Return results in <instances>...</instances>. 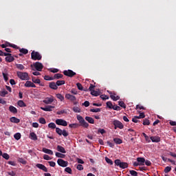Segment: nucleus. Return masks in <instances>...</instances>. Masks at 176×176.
Wrapping results in <instances>:
<instances>
[{
  "instance_id": "nucleus-30",
  "label": "nucleus",
  "mask_w": 176,
  "mask_h": 176,
  "mask_svg": "<svg viewBox=\"0 0 176 176\" xmlns=\"http://www.w3.org/2000/svg\"><path fill=\"white\" fill-rule=\"evenodd\" d=\"M91 96H94L95 97H98V96H100V91L94 89L91 91Z\"/></svg>"
},
{
  "instance_id": "nucleus-32",
  "label": "nucleus",
  "mask_w": 176,
  "mask_h": 176,
  "mask_svg": "<svg viewBox=\"0 0 176 176\" xmlns=\"http://www.w3.org/2000/svg\"><path fill=\"white\" fill-rule=\"evenodd\" d=\"M64 76L61 74H54L53 78L54 79H61Z\"/></svg>"
},
{
  "instance_id": "nucleus-27",
  "label": "nucleus",
  "mask_w": 176,
  "mask_h": 176,
  "mask_svg": "<svg viewBox=\"0 0 176 176\" xmlns=\"http://www.w3.org/2000/svg\"><path fill=\"white\" fill-rule=\"evenodd\" d=\"M9 111L10 112H12V113H17V109L14 106H10Z\"/></svg>"
},
{
  "instance_id": "nucleus-16",
  "label": "nucleus",
  "mask_w": 176,
  "mask_h": 176,
  "mask_svg": "<svg viewBox=\"0 0 176 176\" xmlns=\"http://www.w3.org/2000/svg\"><path fill=\"white\" fill-rule=\"evenodd\" d=\"M49 86L50 89H52V90H57V89H58L57 87V82H50Z\"/></svg>"
},
{
  "instance_id": "nucleus-44",
  "label": "nucleus",
  "mask_w": 176,
  "mask_h": 176,
  "mask_svg": "<svg viewBox=\"0 0 176 176\" xmlns=\"http://www.w3.org/2000/svg\"><path fill=\"white\" fill-rule=\"evenodd\" d=\"M38 121L41 124H46V120L44 118H39Z\"/></svg>"
},
{
  "instance_id": "nucleus-55",
  "label": "nucleus",
  "mask_w": 176,
  "mask_h": 176,
  "mask_svg": "<svg viewBox=\"0 0 176 176\" xmlns=\"http://www.w3.org/2000/svg\"><path fill=\"white\" fill-rule=\"evenodd\" d=\"M76 86H77L78 90H83V86H82V84H80V82H78L76 84Z\"/></svg>"
},
{
  "instance_id": "nucleus-33",
  "label": "nucleus",
  "mask_w": 176,
  "mask_h": 176,
  "mask_svg": "<svg viewBox=\"0 0 176 176\" xmlns=\"http://www.w3.org/2000/svg\"><path fill=\"white\" fill-rule=\"evenodd\" d=\"M14 138L16 140V141H19L20 138H21V133H16L14 135Z\"/></svg>"
},
{
  "instance_id": "nucleus-62",
  "label": "nucleus",
  "mask_w": 176,
  "mask_h": 176,
  "mask_svg": "<svg viewBox=\"0 0 176 176\" xmlns=\"http://www.w3.org/2000/svg\"><path fill=\"white\" fill-rule=\"evenodd\" d=\"M135 109H145V107H144L142 106V105L137 104Z\"/></svg>"
},
{
  "instance_id": "nucleus-29",
  "label": "nucleus",
  "mask_w": 176,
  "mask_h": 176,
  "mask_svg": "<svg viewBox=\"0 0 176 176\" xmlns=\"http://www.w3.org/2000/svg\"><path fill=\"white\" fill-rule=\"evenodd\" d=\"M17 104L21 108H24V107H27V105L24 103V101L23 100H19Z\"/></svg>"
},
{
  "instance_id": "nucleus-23",
  "label": "nucleus",
  "mask_w": 176,
  "mask_h": 176,
  "mask_svg": "<svg viewBox=\"0 0 176 176\" xmlns=\"http://www.w3.org/2000/svg\"><path fill=\"white\" fill-rule=\"evenodd\" d=\"M152 142H160V137L159 136H152L151 137Z\"/></svg>"
},
{
  "instance_id": "nucleus-61",
  "label": "nucleus",
  "mask_w": 176,
  "mask_h": 176,
  "mask_svg": "<svg viewBox=\"0 0 176 176\" xmlns=\"http://www.w3.org/2000/svg\"><path fill=\"white\" fill-rule=\"evenodd\" d=\"M98 133H100V134H105L107 132L104 131V129H99L98 130Z\"/></svg>"
},
{
  "instance_id": "nucleus-64",
  "label": "nucleus",
  "mask_w": 176,
  "mask_h": 176,
  "mask_svg": "<svg viewBox=\"0 0 176 176\" xmlns=\"http://www.w3.org/2000/svg\"><path fill=\"white\" fill-rule=\"evenodd\" d=\"M169 124H170V126H176V122L175 121H170Z\"/></svg>"
},
{
  "instance_id": "nucleus-53",
  "label": "nucleus",
  "mask_w": 176,
  "mask_h": 176,
  "mask_svg": "<svg viewBox=\"0 0 176 176\" xmlns=\"http://www.w3.org/2000/svg\"><path fill=\"white\" fill-rule=\"evenodd\" d=\"M100 98H102V100H109V96H108L107 95H101Z\"/></svg>"
},
{
  "instance_id": "nucleus-38",
  "label": "nucleus",
  "mask_w": 176,
  "mask_h": 176,
  "mask_svg": "<svg viewBox=\"0 0 176 176\" xmlns=\"http://www.w3.org/2000/svg\"><path fill=\"white\" fill-rule=\"evenodd\" d=\"M56 157H60L61 159H64L65 157V155L61 154L60 153L56 152Z\"/></svg>"
},
{
  "instance_id": "nucleus-50",
  "label": "nucleus",
  "mask_w": 176,
  "mask_h": 176,
  "mask_svg": "<svg viewBox=\"0 0 176 176\" xmlns=\"http://www.w3.org/2000/svg\"><path fill=\"white\" fill-rule=\"evenodd\" d=\"M171 171V166H166L164 168V173L167 174L168 173H170Z\"/></svg>"
},
{
  "instance_id": "nucleus-56",
  "label": "nucleus",
  "mask_w": 176,
  "mask_h": 176,
  "mask_svg": "<svg viewBox=\"0 0 176 176\" xmlns=\"http://www.w3.org/2000/svg\"><path fill=\"white\" fill-rule=\"evenodd\" d=\"M19 163H21L22 164H27V161H25L23 158H19Z\"/></svg>"
},
{
  "instance_id": "nucleus-5",
  "label": "nucleus",
  "mask_w": 176,
  "mask_h": 176,
  "mask_svg": "<svg viewBox=\"0 0 176 176\" xmlns=\"http://www.w3.org/2000/svg\"><path fill=\"white\" fill-rule=\"evenodd\" d=\"M113 124L114 126L115 130H116V129H120V130H122L124 128V125H123V123L118 120H115L114 121H113Z\"/></svg>"
},
{
  "instance_id": "nucleus-46",
  "label": "nucleus",
  "mask_w": 176,
  "mask_h": 176,
  "mask_svg": "<svg viewBox=\"0 0 176 176\" xmlns=\"http://www.w3.org/2000/svg\"><path fill=\"white\" fill-rule=\"evenodd\" d=\"M89 111H90V112H95V113L101 112V109H100V108L91 109Z\"/></svg>"
},
{
  "instance_id": "nucleus-43",
  "label": "nucleus",
  "mask_w": 176,
  "mask_h": 176,
  "mask_svg": "<svg viewBox=\"0 0 176 176\" xmlns=\"http://www.w3.org/2000/svg\"><path fill=\"white\" fill-rule=\"evenodd\" d=\"M118 104L120 105V107H121V108H124V109H126V104H124V102L119 101Z\"/></svg>"
},
{
  "instance_id": "nucleus-42",
  "label": "nucleus",
  "mask_w": 176,
  "mask_h": 176,
  "mask_svg": "<svg viewBox=\"0 0 176 176\" xmlns=\"http://www.w3.org/2000/svg\"><path fill=\"white\" fill-rule=\"evenodd\" d=\"M7 94H8V92L6 90L0 91L1 97H5Z\"/></svg>"
},
{
  "instance_id": "nucleus-47",
  "label": "nucleus",
  "mask_w": 176,
  "mask_h": 176,
  "mask_svg": "<svg viewBox=\"0 0 176 176\" xmlns=\"http://www.w3.org/2000/svg\"><path fill=\"white\" fill-rule=\"evenodd\" d=\"M65 171L68 174H72V169L69 167H67L65 168Z\"/></svg>"
},
{
  "instance_id": "nucleus-20",
  "label": "nucleus",
  "mask_w": 176,
  "mask_h": 176,
  "mask_svg": "<svg viewBox=\"0 0 176 176\" xmlns=\"http://www.w3.org/2000/svg\"><path fill=\"white\" fill-rule=\"evenodd\" d=\"M110 98H111L113 101H118V100H120V96H116V94L113 93L112 95H110Z\"/></svg>"
},
{
  "instance_id": "nucleus-34",
  "label": "nucleus",
  "mask_w": 176,
  "mask_h": 176,
  "mask_svg": "<svg viewBox=\"0 0 176 176\" xmlns=\"http://www.w3.org/2000/svg\"><path fill=\"white\" fill-rule=\"evenodd\" d=\"M19 52L22 53V54H28V50L25 48H20Z\"/></svg>"
},
{
  "instance_id": "nucleus-26",
  "label": "nucleus",
  "mask_w": 176,
  "mask_h": 176,
  "mask_svg": "<svg viewBox=\"0 0 176 176\" xmlns=\"http://www.w3.org/2000/svg\"><path fill=\"white\" fill-rule=\"evenodd\" d=\"M85 120L88 122V123H90L91 124H94V119L91 117L86 116Z\"/></svg>"
},
{
  "instance_id": "nucleus-19",
  "label": "nucleus",
  "mask_w": 176,
  "mask_h": 176,
  "mask_svg": "<svg viewBox=\"0 0 176 176\" xmlns=\"http://www.w3.org/2000/svg\"><path fill=\"white\" fill-rule=\"evenodd\" d=\"M137 162H139L140 166H144L145 164V158L144 157H138Z\"/></svg>"
},
{
  "instance_id": "nucleus-57",
  "label": "nucleus",
  "mask_w": 176,
  "mask_h": 176,
  "mask_svg": "<svg viewBox=\"0 0 176 176\" xmlns=\"http://www.w3.org/2000/svg\"><path fill=\"white\" fill-rule=\"evenodd\" d=\"M76 168L77 170H79V171H82V170H83V165L78 164Z\"/></svg>"
},
{
  "instance_id": "nucleus-45",
  "label": "nucleus",
  "mask_w": 176,
  "mask_h": 176,
  "mask_svg": "<svg viewBox=\"0 0 176 176\" xmlns=\"http://www.w3.org/2000/svg\"><path fill=\"white\" fill-rule=\"evenodd\" d=\"M143 124L144 126H149V124H151V122H149V120L144 119L143 121Z\"/></svg>"
},
{
  "instance_id": "nucleus-14",
  "label": "nucleus",
  "mask_w": 176,
  "mask_h": 176,
  "mask_svg": "<svg viewBox=\"0 0 176 176\" xmlns=\"http://www.w3.org/2000/svg\"><path fill=\"white\" fill-rule=\"evenodd\" d=\"M65 97L67 100H69L70 101H76V97L69 94H66Z\"/></svg>"
},
{
  "instance_id": "nucleus-13",
  "label": "nucleus",
  "mask_w": 176,
  "mask_h": 176,
  "mask_svg": "<svg viewBox=\"0 0 176 176\" xmlns=\"http://www.w3.org/2000/svg\"><path fill=\"white\" fill-rule=\"evenodd\" d=\"M36 167H37L40 170H42L43 171H45V173H47V168H46V166H45V165L42 164H37L36 165Z\"/></svg>"
},
{
  "instance_id": "nucleus-51",
  "label": "nucleus",
  "mask_w": 176,
  "mask_h": 176,
  "mask_svg": "<svg viewBox=\"0 0 176 176\" xmlns=\"http://www.w3.org/2000/svg\"><path fill=\"white\" fill-rule=\"evenodd\" d=\"M129 173L131 174V175H133V176H138V173H137V171L135 170H129Z\"/></svg>"
},
{
  "instance_id": "nucleus-3",
  "label": "nucleus",
  "mask_w": 176,
  "mask_h": 176,
  "mask_svg": "<svg viewBox=\"0 0 176 176\" xmlns=\"http://www.w3.org/2000/svg\"><path fill=\"white\" fill-rule=\"evenodd\" d=\"M114 163L116 166H119L120 168H127L129 167L127 162H121L120 160H116Z\"/></svg>"
},
{
  "instance_id": "nucleus-17",
  "label": "nucleus",
  "mask_w": 176,
  "mask_h": 176,
  "mask_svg": "<svg viewBox=\"0 0 176 176\" xmlns=\"http://www.w3.org/2000/svg\"><path fill=\"white\" fill-rule=\"evenodd\" d=\"M54 101V99L53 98V96L51 98H46L43 102L44 104H52Z\"/></svg>"
},
{
  "instance_id": "nucleus-59",
  "label": "nucleus",
  "mask_w": 176,
  "mask_h": 176,
  "mask_svg": "<svg viewBox=\"0 0 176 176\" xmlns=\"http://www.w3.org/2000/svg\"><path fill=\"white\" fill-rule=\"evenodd\" d=\"M50 167H56V162H53V161H50L48 162Z\"/></svg>"
},
{
  "instance_id": "nucleus-60",
  "label": "nucleus",
  "mask_w": 176,
  "mask_h": 176,
  "mask_svg": "<svg viewBox=\"0 0 176 176\" xmlns=\"http://www.w3.org/2000/svg\"><path fill=\"white\" fill-rule=\"evenodd\" d=\"M113 109L114 111H120V107H119L118 105H114V106H113Z\"/></svg>"
},
{
  "instance_id": "nucleus-18",
  "label": "nucleus",
  "mask_w": 176,
  "mask_h": 176,
  "mask_svg": "<svg viewBox=\"0 0 176 176\" xmlns=\"http://www.w3.org/2000/svg\"><path fill=\"white\" fill-rule=\"evenodd\" d=\"M5 59L7 63H12V61H14V57L12 56V54H10V55H8V56H6Z\"/></svg>"
},
{
  "instance_id": "nucleus-54",
  "label": "nucleus",
  "mask_w": 176,
  "mask_h": 176,
  "mask_svg": "<svg viewBox=\"0 0 176 176\" xmlns=\"http://www.w3.org/2000/svg\"><path fill=\"white\" fill-rule=\"evenodd\" d=\"M76 160H77V163H78L79 164H85V161L82 160V159L77 158Z\"/></svg>"
},
{
  "instance_id": "nucleus-2",
  "label": "nucleus",
  "mask_w": 176,
  "mask_h": 176,
  "mask_svg": "<svg viewBox=\"0 0 176 176\" xmlns=\"http://www.w3.org/2000/svg\"><path fill=\"white\" fill-rule=\"evenodd\" d=\"M16 75L21 80H30V76L27 72H17Z\"/></svg>"
},
{
  "instance_id": "nucleus-15",
  "label": "nucleus",
  "mask_w": 176,
  "mask_h": 176,
  "mask_svg": "<svg viewBox=\"0 0 176 176\" xmlns=\"http://www.w3.org/2000/svg\"><path fill=\"white\" fill-rule=\"evenodd\" d=\"M25 87H36V85H35V84H34V82L28 80L25 83Z\"/></svg>"
},
{
  "instance_id": "nucleus-49",
  "label": "nucleus",
  "mask_w": 176,
  "mask_h": 176,
  "mask_svg": "<svg viewBox=\"0 0 176 176\" xmlns=\"http://www.w3.org/2000/svg\"><path fill=\"white\" fill-rule=\"evenodd\" d=\"M44 79L45 80H54V78H53V77H51L50 76H45Z\"/></svg>"
},
{
  "instance_id": "nucleus-22",
  "label": "nucleus",
  "mask_w": 176,
  "mask_h": 176,
  "mask_svg": "<svg viewBox=\"0 0 176 176\" xmlns=\"http://www.w3.org/2000/svg\"><path fill=\"white\" fill-rule=\"evenodd\" d=\"M56 149L58 152H60L61 153H67V151H65V148L62 146L58 145Z\"/></svg>"
},
{
  "instance_id": "nucleus-31",
  "label": "nucleus",
  "mask_w": 176,
  "mask_h": 176,
  "mask_svg": "<svg viewBox=\"0 0 176 176\" xmlns=\"http://www.w3.org/2000/svg\"><path fill=\"white\" fill-rule=\"evenodd\" d=\"M113 141L117 144H120L123 142V140H122L120 138H115L113 139Z\"/></svg>"
},
{
  "instance_id": "nucleus-40",
  "label": "nucleus",
  "mask_w": 176,
  "mask_h": 176,
  "mask_svg": "<svg viewBox=\"0 0 176 176\" xmlns=\"http://www.w3.org/2000/svg\"><path fill=\"white\" fill-rule=\"evenodd\" d=\"M105 160L108 163V164H110V166H112V164H113V162L112 161V160L108 158V157H105Z\"/></svg>"
},
{
  "instance_id": "nucleus-28",
  "label": "nucleus",
  "mask_w": 176,
  "mask_h": 176,
  "mask_svg": "<svg viewBox=\"0 0 176 176\" xmlns=\"http://www.w3.org/2000/svg\"><path fill=\"white\" fill-rule=\"evenodd\" d=\"M16 67L17 69H19L20 71H23L25 67L22 64H15Z\"/></svg>"
},
{
  "instance_id": "nucleus-21",
  "label": "nucleus",
  "mask_w": 176,
  "mask_h": 176,
  "mask_svg": "<svg viewBox=\"0 0 176 176\" xmlns=\"http://www.w3.org/2000/svg\"><path fill=\"white\" fill-rule=\"evenodd\" d=\"M42 151L44 152V153H47V155H54L53 151L49 148H43Z\"/></svg>"
},
{
  "instance_id": "nucleus-39",
  "label": "nucleus",
  "mask_w": 176,
  "mask_h": 176,
  "mask_svg": "<svg viewBox=\"0 0 176 176\" xmlns=\"http://www.w3.org/2000/svg\"><path fill=\"white\" fill-rule=\"evenodd\" d=\"M107 107H108V108H109V109H113V104H112V102H111V101H108V102H107Z\"/></svg>"
},
{
  "instance_id": "nucleus-4",
  "label": "nucleus",
  "mask_w": 176,
  "mask_h": 176,
  "mask_svg": "<svg viewBox=\"0 0 176 176\" xmlns=\"http://www.w3.org/2000/svg\"><path fill=\"white\" fill-rule=\"evenodd\" d=\"M32 60L36 61V60H42V55L38 52L32 51L31 54Z\"/></svg>"
},
{
  "instance_id": "nucleus-36",
  "label": "nucleus",
  "mask_w": 176,
  "mask_h": 176,
  "mask_svg": "<svg viewBox=\"0 0 176 176\" xmlns=\"http://www.w3.org/2000/svg\"><path fill=\"white\" fill-rule=\"evenodd\" d=\"M48 127L49 129H57V127L56 126V124L54 122L50 123L48 124Z\"/></svg>"
},
{
  "instance_id": "nucleus-12",
  "label": "nucleus",
  "mask_w": 176,
  "mask_h": 176,
  "mask_svg": "<svg viewBox=\"0 0 176 176\" xmlns=\"http://www.w3.org/2000/svg\"><path fill=\"white\" fill-rule=\"evenodd\" d=\"M41 109H42V111H45V112H50L52 109H54V106L48 105L45 107H41Z\"/></svg>"
},
{
  "instance_id": "nucleus-10",
  "label": "nucleus",
  "mask_w": 176,
  "mask_h": 176,
  "mask_svg": "<svg viewBox=\"0 0 176 176\" xmlns=\"http://www.w3.org/2000/svg\"><path fill=\"white\" fill-rule=\"evenodd\" d=\"M57 164L60 167H67V166H68V162L64 161V160H63V159H58L57 160Z\"/></svg>"
},
{
  "instance_id": "nucleus-41",
  "label": "nucleus",
  "mask_w": 176,
  "mask_h": 176,
  "mask_svg": "<svg viewBox=\"0 0 176 176\" xmlns=\"http://www.w3.org/2000/svg\"><path fill=\"white\" fill-rule=\"evenodd\" d=\"M4 159H6V160H9V159H10V156L6 153H4L3 154H2L1 155Z\"/></svg>"
},
{
  "instance_id": "nucleus-11",
  "label": "nucleus",
  "mask_w": 176,
  "mask_h": 176,
  "mask_svg": "<svg viewBox=\"0 0 176 176\" xmlns=\"http://www.w3.org/2000/svg\"><path fill=\"white\" fill-rule=\"evenodd\" d=\"M32 82H33V83L39 85V86H45V85L41 83V80L39 78H36V77L34 76H32Z\"/></svg>"
},
{
  "instance_id": "nucleus-7",
  "label": "nucleus",
  "mask_w": 176,
  "mask_h": 176,
  "mask_svg": "<svg viewBox=\"0 0 176 176\" xmlns=\"http://www.w3.org/2000/svg\"><path fill=\"white\" fill-rule=\"evenodd\" d=\"M55 123L56 124H58V126H63L64 127L68 126V122L63 119H56Z\"/></svg>"
},
{
  "instance_id": "nucleus-35",
  "label": "nucleus",
  "mask_w": 176,
  "mask_h": 176,
  "mask_svg": "<svg viewBox=\"0 0 176 176\" xmlns=\"http://www.w3.org/2000/svg\"><path fill=\"white\" fill-rule=\"evenodd\" d=\"M56 98H58L60 101H63L64 100V96L61 95V94H57L56 95Z\"/></svg>"
},
{
  "instance_id": "nucleus-8",
  "label": "nucleus",
  "mask_w": 176,
  "mask_h": 176,
  "mask_svg": "<svg viewBox=\"0 0 176 176\" xmlns=\"http://www.w3.org/2000/svg\"><path fill=\"white\" fill-rule=\"evenodd\" d=\"M63 74L65 76H68L69 78H72V77L75 76V75H76V73L71 69H68V70H64Z\"/></svg>"
},
{
  "instance_id": "nucleus-52",
  "label": "nucleus",
  "mask_w": 176,
  "mask_h": 176,
  "mask_svg": "<svg viewBox=\"0 0 176 176\" xmlns=\"http://www.w3.org/2000/svg\"><path fill=\"white\" fill-rule=\"evenodd\" d=\"M3 76V79L6 82H8V80H9V78L8 77V74L6 73H3L2 74Z\"/></svg>"
},
{
  "instance_id": "nucleus-63",
  "label": "nucleus",
  "mask_w": 176,
  "mask_h": 176,
  "mask_svg": "<svg viewBox=\"0 0 176 176\" xmlns=\"http://www.w3.org/2000/svg\"><path fill=\"white\" fill-rule=\"evenodd\" d=\"M82 105H84V107H89L90 106V102L89 101H85L84 103H82Z\"/></svg>"
},
{
  "instance_id": "nucleus-37",
  "label": "nucleus",
  "mask_w": 176,
  "mask_h": 176,
  "mask_svg": "<svg viewBox=\"0 0 176 176\" xmlns=\"http://www.w3.org/2000/svg\"><path fill=\"white\" fill-rule=\"evenodd\" d=\"M63 85H65V80H57L56 86H63Z\"/></svg>"
},
{
  "instance_id": "nucleus-25",
  "label": "nucleus",
  "mask_w": 176,
  "mask_h": 176,
  "mask_svg": "<svg viewBox=\"0 0 176 176\" xmlns=\"http://www.w3.org/2000/svg\"><path fill=\"white\" fill-rule=\"evenodd\" d=\"M10 120L12 123H20V119H19L16 117H11L10 118Z\"/></svg>"
},
{
  "instance_id": "nucleus-6",
  "label": "nucleus",
  "mask_w": 176,
  "mask_h": 176,
  "mask_svg": "<svg viewBox=\"0 0 176 176\" xmlns=\"http://www.w3.org/2000/svg\"><path fill=\"white\" fill-rule=\"evenodd\" d=\"M56 133L58 135H63V137H68V135H69L68 133V131H67L65 129L61 130V129L58 127L56 128Z\"/></svg>"
},
{
  "instance_id": "nucleus-58",
  "label": "nucleus",
  "mask_w": 176,
  "mask_h": 176,
  "mask_svg": "<svg viewBox=\"0 0 176 176\" xmlns=\"http://www.w3.org/2000/svg\"><path fill=\"white\" fill-rule=\"evenodd\" d=\"M44 160H52V157L49 156L48 155H43Z\"/></svg>"
},
{
  "instance_id": "nucleus-48",
  "label": "nucleus",
  "mask_w": 176,
  "mask_h": 176,
  "mask_svg": "<svg viewBox=\"0 0 176 176\" xmlns=\"http://www.w3.org/2000/svg\"><path fill=\"white\" fill-rule=\"evenodd\" d=\"M74 112H76V113H79L80 112V109L78 107H73Z\"/></svg>"
},
{
  "instance_id": "nucleus-1",
  "label": "nucleus",
  "mask_w": 176,
  "mask_h": 176,
  "mask_svg": "<svg viewBox=\"0 0 176 176\" xmlns=\"http://www.w3.org/2000/svg\"><path fill=\"white\" fill-rule=\"evenodd\" d=\"M76 118H77V120H78L80 124L78 123L70 124H69V127H70V129H78V127H80V126H82V127H85V129L89 128V123H87L85 120V118H83V117H82V116L78 115L76 116Z\"/></svg>"
},
{
  "instance_id": "nucleus-24",
  "label": "nucleus",
  "mask_w": 176,
  "mask_h": 176,
  "mask_svg": "<svg viewBox=\"0 0 176 176\" xmlns=\"http://www.w3.org/2000/svg\"><path fill=\"white\" fill-rule=\"evenodd\" d=\"M30 135V138L33 141H36V140H38V136L36 135V133L35 132H31Z\"/></svg>"
},
{
  "instance_id": "nucleus-9",
  "label": "nucleus",
  "mask_w": 176,
  "mask_h": 176,
  "mask_svg": "<svg viewBox=\"0 0 176 176\" xmlns=\"http://www.w3.org/2000/svg\"><path fill=\"white\" fill-rule=\"evenodd\" d=\"M31 67H34L36 71H42V69H43V65H42L41 63L39 62H36L32 65H31Z\"/></svg>"
}]
</instances>
